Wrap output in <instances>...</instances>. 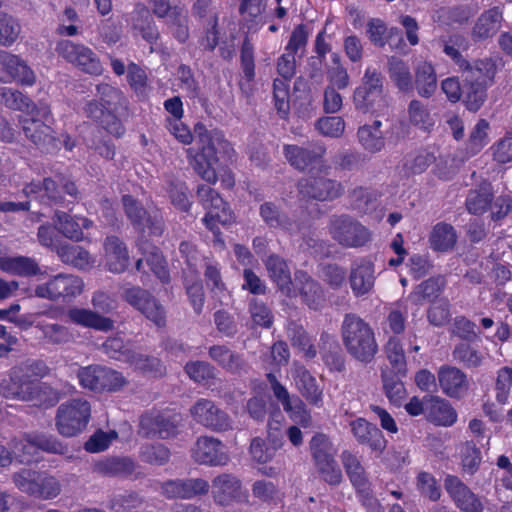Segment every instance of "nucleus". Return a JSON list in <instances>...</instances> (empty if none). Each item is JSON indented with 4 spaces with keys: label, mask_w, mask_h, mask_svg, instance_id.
I'll list each match as a JSON object with an SVG mask.
<instances>
[{
    "label": "nucleus",
    "mask_w": 512,
    "mask_h": 512,
    "mask_svg": "<svg viewBox=\"0 0 512 512\" xmlns=\"http://www.w3.org/2000/svg\"><path fill=\"white\" fill-rule=\"evenodd\" d=\"M194 133L199 147L190 164L203 180L214 184L217 174L213 165L218 162L219 154H229L232 148L220 131H209L202 123L195 125Z\"/></svg>",
    "instance_id": "nucleus-1"
},
{
    "label": "nucleus",
    "mask_w": 512,
    "mask_h": 512,
    "mask_svg": "<svg viewBox=\"0 0 512 512\" xmlns=\"http://www.w3.org/2000/svg\"><path fill=\"white\" fill-rule=\"evenodd\" d=\"M341 337L349 355L368 364L378 353L375 333L369 323L354 313H347L341 325Z\"/></svg>",
    "instance_id": "nucleus-2"
},
{
    "label": "nucleus",
    "mask_w": 512,
    "mask_h": 512,
    "mask_svg": "<svg viewBox=\"0 0 512 512\" xmlns=\"http://www.w3.org/2000/svg\"><path fill=\"white\" fill-rule=\"evenodd\" d=\"M496 69L492 58L478 59L473 65L459 69L463 81L461 99L469 111H478L486 101L487 88L493 83Z\"/></svg>",
    "instance_id": "nucleus-3"
},
{
    "label": "nucleus",
    "mask_w": 512,
    "mask_h": 512,
    "mask_svg": "<svg viewBox=\"0 0 512 512\" xmlns=\"http://www.w3.org/2000/svg\"><path fill=\"white\" fill-rule=\"evenodd\" d=\"M27 197L34 196L48 206H61L71 211L81 199V193L73 180L59 177L58 181L47 177L42 182H30L23 188Z\"/></svg>",
    "instance_id": "nucleus-4"
},
{
    "label": "nucleus",
    "mask_w": 512,
    "mask_h": 512,
    "mask_svg": "<svg viewBox=\"0 0 512 512\" xmlns=\"http://www.w3.org/2000/svg\"><path fill=\"white\" fill-rule=\"evenodd\" d=\"M84 288L83 280L74 274L59 273L31 289V296L50 302H69L79 296Z\"/></svg>",
    "instance_id": "nucleus-5"
},
{
    "label": "nucleus",
    "mask_w": 512,
    "mask_h": 512,
    "mask_svg": "<svg viewBox=\"0 0 512 512\" xmlns=\"http://www.w3.org/2000/svg\"><path fill=\"white\" fill-rule=\"evenodd\" d=\"M90 417V403L81 398L72 399L57 408L55 426L62 436L75 437L86 429Z\"/></svg>",
    "instance_id": "nucleus-6"
},
{
    "label": "nucleus",
    "mask_w": 512,
    "mask_h": 512,
    "mask_svg": "<svg viewBox=\"0 0 512 512\" xmlns=\"http://www.w3.org/2000/svg\"><path fill=\"white\" fill-rule=\"evenodd\" d=\"M298 191L307 200L325 202L340 198L345 192V187L342 182L329 177L328 168H325L301 178L298 182Z\"/></svg>",
    "instance_id": "nucleus-7"
},
{
    "label": "nucleus",
    "mask_w": 512,
    "mask_h": 512,
    "mask_svg": "<svg viewBox=\"0 0 512 512\" xmlns=\"http://www.w3.org/2000/svg\"><path fill=\"white\" fill-rule=\"evenodd\" d=\"M122 204L125 215L139 234V241L145 239L146 235L161 236L163 234L164 221L159 212L147 211L140 201L128 194L122 196Z\"/></svg>",
    "instance_id": "nucleus-8"
},
{
    "label": "nucleus",
    "mask_w": 512,
    "mask_h": 512,
    "mask_svg": "<svg viewBox=\"0 0 512 512\" xmlns=\"http://www.w3.org/2000/svg\"><path fill=\"white\" fill-rule=\"evenodd\" d=\"M328 230L331 238L346 248H359L370 241L371 234L354 217L334 214L329 218Z\"/></svg>",
    "instance_id": "nucleus-9"
},
{
    "label": "nucleus",
    "mask_w": 512,
    "mask_h": 512,
    "mask_svg": "<svg viewBox=\"0 0 512 512\" xmlns=\"http://www.w3.org/2000/svg\"><path fill=\"white\" fill-rule=\"evenodd\" d=\"M120 290V295L123 301L135 310L139 311L156 326H165V309L150 291L131 284L121 286Z\"/></svg>",
    "instance_id": "nucleus-10"
},
{
    "label": "nucleus",
    "mask_w": 512,
    "mask_h": 512,
    "mask_svg": "<svg viewBox=\"0 0 512 512\" xmlns=\"http://www.w3.org/2000/svg\"><path fill=\"white\" fill-rule=\"evenodd\" d=\"M77 377L82 387L96 392H116L128 385V380L121 372L100 365L80 368Z\"/></svg>",
    "instance_id": "nucleus-11"
},
{
    "label": "nucleus",
    "mask_w": 512,
    "mask_h": 512,
    "mask_svg": "<svg viewBox=\"0 0 512 512\" xmlns=\"http://www.w3.org/2000/svg\"><path fill=\"white\" fill-rule=\"evenodd\" d=\"M43 120L34 117L20 119L22 130L27 139L44 152L52 153L59 148L60 140L56 138L53 129L47 123L50 118V109L47 106L39 108Z\"/></svg>",
    "instance_id": "nucleus-12"
},
{
    "label": "nucleus",
    "mask_w": 512,
    "mask_h": 512,
    "mask_svg": "<svg viewBox=\"0 0 512 512\" xmlns=\"http://www.w3.org/2000/svg\"><path fill=\"white\" fill-rule=\"evenodd\" d=\"M56 52L68 63L90 75H101L103 66L97 54L84 44L74 43L71 40H62L57 43Z\"/></svg>",
    "instance_id": "nucleus-13"
},
{
    "label": "nucleus",
    "mask_w": 512,
    "mask_h": 512,
    "mask_svg": "<svg viewBox=\"0 0 512 512\" xmlns=\"http://www.w3.org/2000/svg\"><path fill=\"white\" fill-rule=\"evenodd\" d=\"M197 198L203 208L208 210L203 222L214 234L218 232L217 223L225 225L232 222L233 214L216 190L201 184L197 188Z\"/></svg>",
    "instance_id": "nucleus-14"
},
{
    "label": "nucleus",
    "mask_w": 512,
    "mask_h": 512,
    "mask_svg": "<svg viewBox=\"0 0 512 512\" xmlns=\"http://www.w3.org/2000/svg\"><path fill=\"white\" fill-rule=\"evenodd\" d=\"M189 411L196 423L211 431L226 432L233 428V422L228 413L210 399H198Z\"/></svg>",
    "instance_id": "nucleus-15"
},
{
    "label": "nucleus",
    "mask_w": 512,
    "mask_h": 512,
    "mask_svg": "<svg viewBox=\"0 0 512 512\" xmlns=\"http://www.w3.org/2000/svg\"><path fill=\"white\" fill-rule=\"evenodd\" d=\"M384 92V77L375 68H367L362 83L353 93V102L356 110L367 113L380 101Z\"/></svg>",
    "instance_id": "nucleus-16"
},
{
    "label": "nucleus",
    "mask_w": 512,
    "mask_h": 512,
    "mask_svg": "<svg viewBox=\"0 0 512 512\" xmlns=\"http://www.w3.org/2000/svg\"><path fill=\"white\" fill-rule=\"evenodd\" d=\"M159 492L166 499L189 500L204 496L209 492L210 485L203 478H176L158 482Z\"/></svg>",
    "instance_id": "nucleus-17"
},
{
    "label": "nucleus",
    "mask_w": 512,
    "mask_h": 512,
    "mask_svg": "<svg viewBox=\"0 0 512 512\" xmlns=\"http://www.w3.org/2000/svg\"><path fill=\"white\" fill-rule=\"evenodd\" d=\"M326 147L321 142H309L306 145L286 144L283 154L288 163L298 171H305L314 164H321Z\"/></svg>",
    "instance_id": "nucleus-18"
},
{
    "label": "nucleus",
    "mask_w": 512,
    "mask_h": 512,
    "mask_svg": "<svg viewBox=\"0 0 512 512\" xmlns=\"http://www.w3.org/2000/svg\"><path fill=\"white\" fill-rule=\"evenodd\" d=\"M177 426L176 416L158 412L145 413L140 418L138 434L144 438L167 439L176 434Z\"/></svg>",
    "instance_id": "nucleus-19"
},
{
    "label": "nucleus",
    "mask_w": 512,
    "mask_h": 512,
    "mask_svg": "<svg viewBox=\"0 0 512 512\" xmlns=\"http://www.w3.org/2000/svg\"><path fill=\"white\" fill-rule=\"evenodd\" d=\"M192 457L195 462L209 466H223L229 461L224 444L209 436H202L197 439L192 448Z\"/></svg>",
    "instance_id": "nucleus-20"
},
{
    "label": "nucleus",
    "mask_w": 512,
    "mask_h": 512,
    "mask_svg": "<svg viewBox=\"0 0 512 512\" xmlns=\"http://www.w3.org/2000/svg\"><path fill=\"white\" fill-rule=\"evenodd\" d=\"M210 487L215 503L222 506L240 501L243 497L240 479L230 473H222L214 477Z\"/></svg>",
    "instance_id": "nucleus-21"
},
{
    "label": "nucleus",
    "mask_w": 512,
    "mask_h": 512,
    "mask_svg": "<svg viewBox=\"0 0 512 512\" xmlns=\"http://www.w3.org/2000/svg\"><path fill=\"white\" fill-rule=\"evenodd\" d=\"M437 380L442 392L450 398L460 399L468 391L467 375L458 367L442 365L437 371Z\"/></svg>",
    "instance_id": "nucleus-22"
},
{
    "label": "nucleus",
    "mask_w": 512,
    "mask_h": 512,
    "mask_svg": "<svg viewBox=\"0 0 512 512\" xmlns=\"http://www.w3.org/2000/svg\"><path fill=\"white\" fill-rule=\"evenodd\" d=\"M445 489L455 505L463 512H482L483 505L477 495L457 476L448 475L445 479Z\"/></svg>",
    "instance_id": "nucleus-23"
},
{
    "label": "nucleus",
    "mask_w": 512,
    "mask_h": 512,
    "mask_svg": "<svg viewBox=\"0 0 512 512\" xmlns=\"http://www.w3.org/2000/svg\"><path fill=\"white\" fill-rule=\"evenodd\" d=\"M353 436L361 445L368 446L377 455L385 450L387 441L382 431L373 423L364 418H357L350 422Z\"/></svg>",
    "instance_id": "nucleus-24"
},
{
    "label": "nucleus",
    "mask_w": 512,
    "mask_h": 512,
    "mask_svg": "<svg viewBox=\"0 0 512 512\" xmlns=\"http://www.w3.org/2000/svg\"><path fill=\"white\" fill-rule=\"evenodd\" d=\"M87 118L101 126L108 133L120 137L124 134L125 128L117 116L102 105L98 99L87 101L83 107Z\"/></svg>",
    "instance_id": "nucleus-25"
},
{
    "label": "nucleus",
    "mask_w": 512,
    "mask_h": 512,
    "mask_svg": "<svg viewBox=\"0 0 512 512\" xmlns=\"http://www.w3.org/2000/svg\"><path fill=\"white\" fill-rule=\"evenodd\" d=\"M208 354L212 360L231 374L242 376L249 372L250 366L244 357L225 345L211 346Z\"/></svg>",
    "instance_id": "nucleus-26"
},
{
    "label": "nucleus",
    "mask_w": 512,
    "mask_h": 512,
    "mask_svg": "<svg viewBox=\"0 0 512 512\" xmlns=\"http://www.w3.org/2000/svg\"><path fill=\"white\" fill-rule=\"evenodd\" d=\"M295 281L302 302L310 309H321L325 303L321 285L304 271L296 272Z\"/></svg>",
    "instance_id": "nucleus-27"
},
{
    "label": "nucleus",
    "mask_w": 512,
    "mask_h": 512,
    "mask_svg": "<svg viewBox=\"0 0 512 512\" xmlns=\"http://www.w3.org/2000/svg\"><path fill=\"white\" fill-rule=\"evenodd\" d=\"M374 282V266L370 261L362 259L352 264L349 283L356 297L370 293L374 287Z\"/></svg>",
    "instance_id": "nucleus-28"
},
{
    "label": "nucleus",
    "mask_w": 512,
    "mask_h": 512,
    "mask_svg": "<svg viewBox=\"0 0 512 512\" xmlns=\"http://www.w3.org/2000/svg\"><path fill=\"white\" fill-rule=\"evenodd\" d=\"M105 260L108 270L112 273H122L129 265V254L126 244L117 236H107L103 243Z\"/></svg>",
    "instance_id": "nucleus-29"
},
{
    "label": "nucleus",
    "mask_w": 512,
    "mask_h": 512,
    "mask_svg": "<svg viewBox=\"0 0 512 512\" xmlns=\"http://www.w3.org/2000/svg\"><path fill=\"white\" fill-rule=\"evenodd\" d=\"M0 64L4 71L21 85L32 86L36 76L33 70L19 56L8 51H0Z\"/></svg>",
    "instance_id": "nucleus-30"
},
{
    "label": "nucleus",
    "mask_w": 512,
    "mask_h": 512,
    "mask_svg": "<svg viewBox=\"0 0 512 512\" xmlns=\"http://www.w3.org/2000/svg\"><path fill=\"white\" fill-rule=\"evenodd\" d=\"M33 380L17 373L12 367L9 372V378L0 383V394L10 400L28 402L30 399Z\"/></svg>",
    "instance_id": "nucleus-31"
},
{
    "label": "nucleus",
    "mask_w": 512,
    "mask_h": 512,
    "mask_svg": "<svg viewBox=\"0 0 512 512\" xmlns=\"http://www.w3.org/2000/svg\"><path fill=\"white\" fill-rule=\"evenodd\" d=\"M502 21L503 12L500 7L495 6L484 11L472 28V39L478 42L493 37L500 30Z\"/></svg>",
    "instance_id": "nucleus-32"
},
{
    "label": "nucleus",
    "mask_w": 512,
    "mask_h": 512,
    "mask_svg": "<svg viewBox=\"0 0 512 512\" xmlns=\"http://www.w3.org/2000/svg\"><path fill=\"white\" fill-rule=\"evenodd\" d=\"M259 214L263 222L270 228H280L290 233L300 231L299 222L282 212L273 202L262 203L259 207Z\"/></svg>",
    "instance_id": "nucleus-33"
},
{
    "label": "nucleus",
    "mask_w": 512,
    "mask_h": 512,
    "mask_svg": "<svg viewBox=\"0 0 512 512\" xmlns=\"http://www.w3.org/2000/svg\"><path fill=\"white\" fill-rule=\"evenodd\" d=\"M426 419L438 426L449 427L457 420V412L445 399L431 395L426 407Z\"/></svg>",
    "instance_id": "nucleus-34"
},
{
    "label": "nucleus",
    "mask_w": 512,
    "mask_h": 512,
    "mask_svg": "<svg viewBox=\"0 0 512 512\" xmlns=\"http://www.w3.org/2000/svg\"><path fill=\"white\" fill-rule=\"evenodd\" d=\"M320 354L325 365L335 372L345 370V356L334 336L323 332L319 340Z\"/></svg>",
    "instance_id": "nucleus-35"
},
{
    "label": "nucleus",
    "mask_w": 512,
    "mask_h": 512,
    "mask_svg": "<svg viewBox=\"0 0 512 512\" xmlns=\"http://www.w3.org/2000/svg\"><path fill=\"white\" fill-rule=\"evenodd\" d=\"M67 316L72 323L86 328L103 332L110 331L114 328V321L112 319L101 316L97 312L89 309L71 308L68 310Z\"/></svg>",
    "instance_id": "nucleus-36"
},
{
    "label": "nucleus",
    "mask_w": 512,
    "mask_h": 512,
    "mask_svg": "<svg viewBox=\"0 0 512 512\" xmlns=\"http://www.w3.org/2000/svg\"><path fill=\"white\" fill-rule=\"evenodd\" d=\"M494 198L493 187L489 182H482L469 190L465 205L470 214L482 215L491 207Z\"/></svg>",
    "instance_id": "nucleus-37"
},
{
    "label": "nucleus",
    "mask_w": 512,
    "mask_h": 512,
    "mask_svg": "<svg viewBox=\"0 0 512 512\" xmlns=\"http://www.w3.org/2000/svg\"><path fill=\"white\" fill-rule=\"evenodd\" d=\"M387 69L390 80L399 91L403 93L413 92V75L407 62L391 56L387 61Z\"/></svg>",
    "instance_id": "nucleus-38"
},
{
    "label": "nucleus",
    "mask_w": 512,
    "mask_h": 512,
    "mask_svg": "<svg viewBox=\"0 0 512 512\" xmlns=\"http://www.w3.org/2000/svg\"><path fill=\"white\" fill-rule=\"evenodd\" d=\"M294 380L301 395L311 404L317 407L322 405L323 392L317 385L316 379L304 367H299L294 372Z\"/></svg>",
    "instance_id": "nucleus-39"
},
{
    "label": "nucleus",
    "mask_w": 512,
    "mask_h": 512,
    "mask_svg": "<svg viewBox=\"0 0 512 512\" xmlns=\"http://www.w3.org/2000/svg\"><path fill=\"white\" fill-rule=\"evenodd\" d=\"M140 374L149 378H162L166 375V366L157 357L134 351L127 361Z\"/></svg>",
    "instance_id": "nucleus-40"
},
{
    "label": "nucleus",
    "mask_w": 512,
    "mask_h": 512,
    "mask_svg": "<svg viewBox=\"0 0 512 512\" xmlns=\"http://www.w3.org/2000/svg\"><path fill=\"white\" fill-rule=\"evenodd\" d=\"M269 277L285 294L291 292L292 278L287 262L276 254H271L265 261Z\"/></svg>",
    "instance_id": "nucleus-41"
},
{
    "label": "nucleus",
    "mask_w": 512,
    "mask_h": 512,
    "mask_svg": "<svg viewBox=\"0 0 512 512\" xmlns=\"http://www.w3.org/2000/svg\"><path fill=\"white\" fill-rule=\"evenodd\" d=\"M382 122L375 120L370 125H363L357 131L361 147L372 154L382 151L385 147L384 133L381 131Z\"/></svg>",
    "instance_id": "nucleus-42"
},
{
    "label": "nucleus",
    "mask_w": 512,
    "mask_h": 512,
    "mask_svg": "<svg viewBox=\"0 0 512 512\" xmlns=\"http://www.w3.org/2000/svg\"><path fill=\"white\" fill-rule=\"evenodd\" d=\"M0 270L22 277H31L42 274L37 261L34 258L26 256L0 258Z\"/></svg>",
    "instance_id": "nucleus-43"
},
{
    "label": "nucleus",
    "mask_w": 512,
    "mask_h": 512,
    "mask_svg": "<svg viewBox=\"0 0 512 512\" xmlns=\"http://www.w3.org/2000/svg\"><path fill=\"white\" fill-rule=\"evenodd\" d=\"M444 286L445 280L443 277H431L415 286L406 301L415 306H421L425 301L430 302L437 298Z\"/></svg>",
    "instance_id": "nucleus-44"
},
{
    "label": "nucleus",
    "mask_w": 512,
    "mask_h": 512,
    "mask_svg": "<svg viewBox=\"0 0 512 512\" xmlns=\"http://www.w3.org/2000/svg\"><path fill=\"white\" fill-rule=\"evenodd\" d=\"M414 88L424 98H430L437 89V76L431 63L423 61L418 63L414 73Z\"/></svg>",
    "instance_id": "nucleus-45"
},
{
    "label": "nucleus",
    "mask_w": 512,
    "mask_h": 512,
    "mask_svg": "<svg viewBox=\"0 0 512 512\" xmlns=\"http://www.w3.org/2000/svg\"><path fill=\"white\" fill-rule=\"evenodd\" d=\"M457 242L455 228L446 222L437 223L429 236L430 247L434 251L447 252L452 250Z\"/></svg>",
    "instance_id": "nucleus-46"
},
{
    "label": "nucleus",
    "mask_w": 512,
    "mask_h": 512,
    "mask_svg": "<svg viewBox=\"0 0 512 512\" xmlns=\"http://www.w3.org/2000/svg\"><path fill=\"white\" fill-rule=\"evenodd\" d=\"M93 469L103 476H128L134 472L135 463L129 457H109L95 463Z\"/></svg>",
    "instance_id": "nucleus-47"
},
{
    "label": "nucleus",
    "mask_w": 512,
    "mask_h": 512,
    "mask_svg": "<svg viewBox=\"0 0 512 512\" xmlns=\"http://www.w3.org/2000/svg\"><path fill=\"white\" fill-rule=\"evenodd\" d=\"M140 250L145 255V261L150 266L152 272L162 283H168L170 281V273L167 267V262L164 259L160 250L151 246L145 239L138 242Z\"/></svg>",
    "instance_id": "nucleus-48"
},
{
    "label": "nucleus",
    "mask_w": 512,
    "mask_h": 512,
    "mask_svg": "<svg viewBox=\"0 0 512 512\" xmlns=\"http://www.w3.org/2000/svg\"><path fill=\"white\" fill-rule=\"evenodd\" d=\"M309 447L316 467L320 465L327 466V463L336 461V449L327 435L323 433L315 434L310 440Z\"/></svg>",
    "instance_id": "nucleus-49"
},
{
    "label": "nucleus",
    "mask_w": 512,
    "mask_h": 512,
    "mask_svg": "<svg viewBox=\"0 0 512 512\" xmlns=\"http://www.w3.org/2000/svg\"><path fill=\"white\" fill-rule=\"evenodd\" d=\"M52 221L58 233L64 237L76 242L83 240L84 234L77 217L65 211L55 210Z\"/></svg>",
    "instance_id": "nucleus-50"
},
{
    "label": "nucleus",
    "mask_w": 512,
    "mask_h": 512,
    "mask_svg": "<svg viewBox=\"0 0 512 512\" xmlns=\"http://www.w3.org/2000/svg\"><path fill=\"white\" fill-rule=\"evenodd\" d=\"M453 360L467 369H476L482 366L485 356L470 342H460L452 351Z\"/></svg>",
    "instance_id": "nucleus-51"
},
{
    "label": "nucleus",
    "mask_w": 512,
    "mask_h": 512,
    "mask_svg": "<svg viewBox=\"0 0 512 512\" xmlns=\"http://www.w3.org/2000/svg\"><path fill=\"white\" fill-rule=\"evenodd\" d=\"M35 323V328L38 329L43 336L45 342L51 345L66 344L72 339V334L68 327L58 323H48L46 321H32L30 324Z\"/></svg>",
    "instance_id": "nucleus-52"
},
{
    "label": "nucleus",
    "mask_w": 512,
    "mask_h": 512,
    "mask_svg": "<svg viewBox=\"0 0 512 512\" xmlns=\"http://www.w3.org/2000/svg\"><path fill=\"white\" fill-rule=\"evenodd\" d=\"M56 254L63 263L78 269H85L90 264L89 252L81 246L61 244L56 248Z\"/></svg>",
    "instance_id": "nucleus-53"
},
{
    "label": "nucleus",
    "mask_w": 512,
    "mask_h": 512,
    "mask_svg": "<svg viewBox=\"0 0 512 512\" xmlns=\"http://www.w3.org/2000/svg\"><path fill=\"white\" fill-rule=\"evenodd\" d=\"M133 28L139 31L142 38L149 43L155 42L159 37L153 18L149 10L143 5L137 6L133 17Z\"/></svg>",
    "instance_id": "nucleus-54"
},
{
    "label": "nucleus",
    "mask_w": 512,
    "mask_h": 512,
    "mask_svg": "<svg viewBox=\"0 0 512 512\" xmlns=\"http://www.w3.org/2000/svg\"><path fill=\"white\" fill-rule=\"evenodd\" d=\"M341 461L347 476L355 488L365 486L369 483L366 471L359 458L350 451H343Z\"/></svg>",
    "instance_id": "nucleus-55"
},
{
    "label": "nucleus",
    "mask_w": 512,
    "mask_h": 512,
    "mask_svg": "<svg viewBox=\"0 0 512 512\" xmlns=\"http://www.w3.org/2000/svg\"><path fill=\"white\" fill-rule=\"evenodd\" d=\"M100 350L109 358L126 362L129 360L134 350L131 349L124 338L119 334L107 338L100 346Z\"/></svg>",
    "instance_id": "nucleus-56"
},
{
    "label": "nucleus",
    "mask_w": 512,
    "mask_h": 512,
    "mask_svg": "<svg viewBox=\"0 0 512 512\" xmlns=\"http://www.w3.org/2000/svg\"><path fill=\"white\" fill-rule=\"evenodd\" d=\"M60 399V392L47 383L33 382L30 399L28 402H32L36 406L52 407Z\"/></svg>",
    "instance_id": "nucleus-57"
},
{
    "label": "nucleus",
    "mask_w": 512,
    "mask_h": 512,
    "mask_svg": "<svg viewBox=\"0 0 512 512\" xmlns=\"http://www.w3.org/2000/svg\"><path fill=\"white\" fill-rule=\"evenodd\" d=\"M468 47L467 39L459 34L452 35L443 46V52L450 57L453 62L460 68H467V66L473 65V62H469L465 59L460 49L466 50Z\"/></svg>",
    "instance_id": "nucleus-58"
},
{
    "label": "nucleus",
    "mask_w": 512,
    "mask_h": 512,
    "mask_svg": "<svg viewBox=\"0 0 512 512\" xmlns=\"http://www.w3.org/2000/svg\"><path fill=\"white\" fill-rule=\"evenodd\" d=\"M96 97L102 105L113 113L125 103L123 93L107 83H101L96 86Z\"/></svg>",
    "instance_id": "nucleus-59"
},
{
    "label": "nucleus",
    "mask_w": 512,
    "mask_h": 512,
    "mask_svg": "<svg viewBox=\"0 0 512 512\" xmlns=\"http://www.w3.org/2000/svg\"><path fill=\"white\" fill-rule=\"evenodd\" d=\"M34 497L41 499L56 498L61 492V485L56 477L46 472L39 471Z\"/></svg>",
    "instance_id": "nucleus-60"
},
{
    "label": "nucleus",
    "mask_w": 512,
    "mask_h": 512,
    "mask_svg": "<svg viewBox=\"0 0 512 512\" xmlns=\"http://www.w3.org/2000/svg\"><path fill=\"white\" fill-rule=\"evenodd\" d=\"M385 352L394 372L405 375L407 371L406 357L399 339L391 337L385 345Z\"/></svg>",
    "instance_id": "nucleus-61"
},
{
    "label": "nucleus",
    "mask_w": 512,
    "mask_h": 512,
    "mask_svg": "<svg viewBox=\"0 0 512 512\" xmlns=\"http://www.w3.org/2000/svg\"><path fill=\"white\" fill-rule=\"evenodd\" d=\"M170 450L161 443L145 445L141 448L140 458L143 462L163 466L170 460Z\"/></svg>",
    "instance_id": "nucleus-62"
},
{
    "label": "nucleus",
    "mask_w": 512,
    "mask_h": 512,
    "mask_svg": "<svg viewBox=\"0 0 512 512\" xmlns=\"http://www.w3.org/2000/svg\"><path fill=\"white\" fill-rule=\"evenodd\" d=\"M0 104L12 110L24 111L30 108L32 102L18 90L0 87Z\"/></svg>",
    "instance_id": "nucleus-63"
},
{
    "label": "nucleus",
    "mask_w": 512,
    "mask_h": 512,
    "mask_svg": "<svg viewBox=\"0 0 512 512\" xmlns=\"http://www.w3.org/2000/svg\"><path fill=\"white\" fill-rule=\"evenodd\" d=\"M401 376L403 375L398 374L397 372L382 373L383 389L385 394L388 399L395 404L400 403L405 396V387L400 379Z\"/></svg>",
    "instance_id": "nucleus-64"
}]
</instances>
